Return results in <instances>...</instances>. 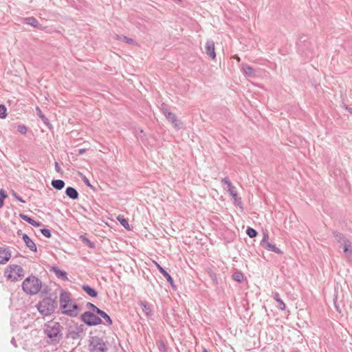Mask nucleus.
<instances>
[{
  "instance_id": "7",
  "label": "nucleus",
  "mask_w": 352,
  "mask_h": 352,
  "mask_svg": "<svg viewBox=\"0 0 352 352\" xmlns=\"http://www.w3.org/2000/svg\"><path fill=\"white\" fill-rule=\"evenodd\" d=\"M89 349L90 352H107V346L102 338L92 336L89 339Z\"/></svg>"
},
{
  "instance_id": "8",
  "label": "nucleus",
  "mask_w": 352,
  "mask_h": 352,
  "mask_svg": "<svg viewBox=\"0 0 352 352\" xmlns=\"http://www.w3.org/2000/svg\"><path fill=\"white\" fill-rule=\"evenodd\" d=\"M95 312L87 311L81 314L80 319L86 325L89 327L96 326L102 324V321L100 318L97 316Z\"/></svg>"
},
{
  "instance_id": "35",
  "label": "nucleus",
  "mask_w": 352,
  "mask_h": 352,
  "mask_svg": "<svg viewBox=\"0 0 352 352\" xmlns=\"http://www.w3.org/2000/svg\"><path fill=\"white\" fill-rule=\"evenodd\" d=\"M221 183L223 184H225L228 187V189H231L232 188H234V186L232 185V182H230V180L229 179V178L228 177H225L224 178H223L221 179Z\"/></svg>"
},
{
  "instance_id": "51",
  "label": "nucleus",
  "mask_w": 352,
  "mask_h": 352,
  "mask_svg": "<svg viewBox=\"0 0 352 352\" xmlns=\"http://www.w3.org/2000/svg\"><path fill=\"white\" fill-rule=\"evenodd\" d=\"M346 109L347 110V111L350 113V114H352V107H346Z\"/></svg>"
},
{
  "instance_id": "17",
  "label": "nucleus",
  "mask_w": 352,
  "mask_h": 352,
  "mask_svg": "<svg viewBox=\"0 0 352 352\" xmlns=\"http://www.w3.org/2000/svg\"><path fill=\"white\" fill-rule=\"evenodd\" d=\"M22 239L25 245L32 252H37V247L36 243L31 239L27 234H22Z\"/></svg>"
},
{
  "instance_id": "19",
  "label": "nucleus",
  "mask_w": 352,
  "mask_h": 352,
  "mask_svg": "<svg viewBox=\"0 0 352 352\" xmlns=\"http://www.w3.org/2000/svg\"><path fill=\"white\" fill-rule=\"evenodd\" d=\"M65 195L73 200L78 199L79 193L77 190L72 186H68L65 189Z\"/></svg>"
},
{
  "instance_id": "27",
  "label": "nucleus",
  "mask_w": 352,
  "mask_h": 352,
  "mask_svg": "<svg viewBox=\"0 0 352 352\" xmlns=\"http://www.w3.org/2000/svg\"><path fill=\"white\" fill-rule=\"evenodd\" d=\"M343 246V252L346 256H350L352 255L351 243L349 240L346 241L342 245Z\"/></svg>"
},
{
  "instance_id": "3",
  "label": "nucleus",
  "mask_w": 352,
  "mask_h": 352,
  "mask_svg": "<svg viewBox=\"0 0 352 352\" xmlns=\"http://www.w3.org/2000/svg\"><path fill=\"white\" fill-rule=\"evenodd\" d=\"M298 52L307 59L312 58L315 55L316 43L306 35L300 36L296 42Z\"/></svg>"
},
{
  "instance_id": "2",
  "label": "nucleus",
  "mask_w": 352,
  "mask_h": 352,
  "mask_svg": "<svg viewBox=\"0 0 352 352\" xmlns=\"http://www.w3.org/2000/svg\"><path fill=\"white\" fill-rule=\"evenodd\" d=\"M63 327L58 322L50 320L44 324V333L48 338V342L58 344L63 338Z\"/></svg>"
},
{
  "instance_id": "32",
  "label": "nucleus",
  "mask_w": 352,
  "mask_h": 352,
  "mask_svg": "<svg viewBox=\"0 0 352 352\" xmlns=\"http://www.w3.org/2000/svg\"><path fill=\"white\" fill-rule=\"evenodd\" d=\"M245 232L250 238H254L258 235V232L251 227H248Z\"/></svg>"
},
{
  "instance_id": "28",
  "label": "nucleus",
  "mask_w": 352,
  "mask_h": 352,
  "mask_svg": "<svg viewBox=\"0 0 352 352\" xmlns=\"http://www.w3.org/2000/svg\"><path fill=\"white\" fill-rule=\"evenodd\" d=\"M97 314L101 316L106 321L107 325L110 326L113 324L111 317L103 310L100 309Z\"/></svg>"
},
{
  "instance_id": "49",
  "label": "nucleus",
  "mask_w": 352,
  "mask_h": 352,
  "mask_svg": "<svg viewBox=\"0 0 352 352\" xmlns=\"http://www.w3.org/2000/svg\"><path fill=\"white\" fill-rule=\"evenodd\" d=\"M11 344L14 346V347H17V344H16V340L14 339V338H12L11 341H10Z\"/></svg>"
},
{
  "instance_id": "42",
  "label": "nucleus",
  "mask_w": 352,
  "mask_h": 352,
  "mask_svg": "<svg viewBox=\"0 0 352 352\" xmlns=\"http://www.w3.org/2000/svg\"><path fill=\"white\" fill-rule=\"evenodd\" d=\"M122 41L126 43H129V44H133L135 43V41L131 38H129L126 36H123L122 37Z\"/></svg>"
},
{
  "instance_id": "46",
  "label": "nucleus",
  "mask_w": 352,
  "mask_h": 352,
  "mask_svg": "<svg viewBox=\"0 0 352 352\" xmlns=\"http://www.w3.org/2000/svg\"><path fill=\"white\" fill-rule=\"evenodd\" d=\"M54 166H55V170H56V172L61 173L62 169H61L60 166H59V164L57 162H55Z\"/></svg>"
},
{
  "instance_id": "24",
  "label": "nucleus",
  "mask_w": 352,
  "mask_h": 352,
  "mask_svg": "<svg viewBox=\"0 0 352 352\" xmlns=\"http://www.w3.org/2000/svg\"><path fill=\"white\" fill-rule=\"evenodd\" d=\"M51 185L56 190H60L64 188L65 183L62 179H53L51 182Z\"/></svg>"
},
{
  "instance_id": "36",
  "label": "nucleus",
  "mask_w": 352,
  "mask_h": 352,
  "mask_svg": "<svg viewBox=\"0 0 352 352\" xmlns=\"http://www.w3.org/2000/svg\"><path fill=\"white\" fill-rule=\"evenodd\" d=\"M41 234L45 236L46 238L50 239L52 236L51 230L48 228H42L41 229Z\"/></svg>"
},
{
  "instance_id": "34",
  "label": "nucleus",
  "mask_w": 352,
  "mask_h": 352,
  "mask_svg": "<svg viewBox=\"0 0 352 352\" xmlns=\"http://www.w3.org/2000/svg\"><path fill=\"white\" fill-rule=\"evenodd\" d=\"M19 217L21 219L24 220L25 221L28 222L30 225H32L33 221L34 220L32 218H31L30 217H29L28 215L23 214V213L19 214Z\"/></svg>"
},
{
  "instance_id": "11",
  "label": "nucleus",
  "mask_w": 352,
  "mask_h": 352,
  "mask_svg": "<svg viewBox=\"0 0 352 352\" xmlns=\"http://www.w3.org/2000/svg\"><path fill=\"white\" fill-rule=\"evenodd\" d=\"M165 118L173 124L176 129H181L182 122L177 118L176 114L171 111H165Z\"/></svg>"
},
{
  "instance_id": "1",
  "label": "nucleus",
  "mask_w": 352,
  "mask_h": 352,
  "mask_svg": "<svg viewBox=\"0 0 352 352\" xmlns=\"http://www.w3.org/2000/svg\"><path fill=\"white\" fill-rule=\"evenodd\" d=\"M59 301V309L64 315L76 318L81 311L80 307L72 299L70 293L63 289L60 291Z\"/></svg>"
},
{
  "instance_id": "52",
  "label": "nucleus",
  "mask_w": 352,
  "mask_h": 352,
  "mask_svg": "<svg viewBox=\"0 0 352 352\" xmlns=\"http://www.w3.org/2000/svg\"><path fill=\"white\" fill-rule=\"evenodd\" d=\"M4 205V200L0 199V208H1Z\"/></svg>"
},
{
  "instance_id": "22",
  "label": "nucleus",
  "mask_w": 352,
  "mask_h": 352,
  "mask_svg": "<svg viewBox=\"0 0 352 352\" xmlns=\"http://www.w3.org/2000/svg\"><path fill=\"white\" fill-rule=\"evenodd\" d=\"M333 236L335 237L337 242L340 243L341 245H342L349 240L342 233L339 232L338 231H333Z\"/></svg>"
},
{
  "instance_id": "39",
  "label": "nucleus",
  "mask_w": 352,
  "mask_h": 352,
  "mask_svg": "<svg viewBox=\"0 0 352 352\" xmlns=\"http://www.w3.org/2000/svg\"><path fill=\"white\" fill-rule=\"evenodd\" d=\"M157 346H158V349L160 352H166L167 347L163 341L160 340L159 342V343L157 344Z\"/></svg>"
},
{
  "instance_id": "44",
  "label": "nucleus",
  "mask_w": 352,
  "mask_h": 352,
  "mask_svg": "<svg viewBox=\"0 0 352 352\" xmlns=\"http://www.w3.org/2000/svg\"><path fill=\"white\" fill-rule=\"evenodd\" d=\"M8 197V194L6 190L3 188L0 189V199L5 200Z\"/></svg>"
},
{
  "instance_id": "5",
  "label": "nucleus",
  "mask_w": 352,
  "mask_h": 352,
  "mask_svg": "<svg viewBox=\"0 0 352 352\" xmlns=\"http://www.w3.org/2000/svg\"><path fill=\"white\" fill-rule=\"evenodd\" d=\"M41 280L33 275L27 277L22 283V289L23 292L29 295L38 294L41 291Z\"/></svg>"
},
{
  "instance_id": "45",
  "label": "nucleus",
  "mask_w": 352,
  "mask_h": 352,
  "mask_svg": "<svg viewBox=\"0 0 352 352\" xmlns=\"http://www.w3.org/2000/svg\"><path fill=\"white\" fill-rule=\"evenodd\" d=\"M41 225H42L41 222L37 221H35V220H34L32 223V226H34V227H36V228L40 227V226H41Z\"/></svg>"
},
{
  "instance_id": "55",
  "label": "nucleus",
  "mask_w": 352,
  "mask_h": 352,
  "mask_svg": "<svg viewBox=\"0 0 352 352\" xmlns=\"http://www.w3.org/2000/svg\"><path fill=\"white\" fill-rule=\"evenodd\" d=\"M335 306H336V309L338 311V306H337L336 304H335Z\"/></svg>"
},
{
  "instance_id": "20",
  "label": "nucleus",
  "mask_w": 352,
  "mask_h": 352,
  "mask_svg": "<svg viewBox=\"0 0 352 352\" xmlns=\"http://www.w3.org/2000/svg\"><path fill=\"white\" fill-rule=\"evenodd\" d=\"M82 289L84 292H85L88 296L92 298H96L98 295V292L93 287H91L89 285H82Z\"/></svg>"
},
{
  "instance_id": "31",
  "label": "nucleus",
  "mask_w": 352,
  "mask_h": 352,
  "mask_svg": "<svg viewBox=\"0 0 352 352\" xmlns=\"http://www.w3.org/2000/svg\"><path fill=\"white\" fill-rule=\"evenodd\" d=\"M232 278L238 283H242L244 280V274L241 272H236L232 274Z\"/></svg>"
},
{
  "instance_id": "50",
  "label": "nucleus",
  "mask_w": 352,
  "mask_h": 352,
  "mask_svg": "<svg viewBox=\"0 0 352 352\" xmlns=\"http://www.w3.org/2000/svg\"><path fill=\"white\" fill-rule=\"evenodd\" d=\"M86 151V148H80L78 149V153L80 155H82L83 153H85Z\"/></svg>"
},
{
  "instance_id": "40",
  "label": "nucleus",
  "mask_w": 352,
  "mask_h": 352,
  "mask_svg": "<svg viewBox=\"0 0 352 352\" xmlns=\"http://www.w3.org/2000/svg\"><path fill=\"white\" fill-rule=\"evenodd\" d=\"M17 131L21 134H25L28 131V129L25 125L20 124L17 126Z\"/></svg>"
},
{
  "instance_id": "54",
  "label": "nucleus",
  "mask_w": 352,
  "mask_h": 352,
  "mask_svg": "<svg viewBox=\"0 0 352 352\" xmlns=\"http://www.w3.org/2000/svg\"><path fill=\"white\" fill-rule=\"evenodd\" d=\"M202 351L203 352H209L208 350L207 349H206L205 347H203Z\"/></svg>"
},
{
  "instance_id": "18",
  "label": "nucleus",
  "mask_w": 352,
  "mask_h": 352,
  "mask_svg": "<svg viewBox=\"0 0 352 352\" xmlns=\"http://www.w3.org/2000/svg\"><path fill=\"white\" fill-rule=\"evenodd\" d=\"M23 22H24V23L30 25L32 27L36 28L38 30L43 29V26L41 23H39L38 21H37V19L34 16H29V17L24 18Z\"/></svg>"
},
{
  "instance_id": "13",
  "label": "nucleus",
  "mask_w": 352,
  "mask_h": 352,
  "mask_svg": "<svg viewBox=\"0 0 352 352\" xmlns=\"http://www.w3.org/2000/svg\"><path fill=\"white\" fill-rule=\"evenodd\" d=\"M205 50L206 54L212 60L216 58V53L214 50V43L212 40H208L206 43Z\"/></svg>"
},
{
  "instance_id": "4",
  "label": "nucleus",
  "mask_w": 352,
  "mask_h": 352,
  "mask_svg": "<svg viewBox=\"0 0 352 352\" xmlns=\"http://www.w3.org/2000/svg\"><path fill=\"white\" fill-rule=\"evenodd\" d=\"M56 296L52 295L44 296L36 305L39 314L43 316H49L54 313L58 308V302Z\"/></svg>"
},
{
  "instance_id": "9",
  "label": "nucleus",
  "mask_w": 352,
  "mask_h": 352,
  "mask_svg": "<svg viewBox=\"0 0 352 352\" xmlns=\"http://www.w3.org/2000/svg\"><path fill=\"white\" fill-rule=\"evenodd\" d=\"M7 271L9 272L6 276L8 280H11L12 281H17L24 276V270L23 267L19 265H9Z\"/></svg>"
},
{
  "instance_id": "43",
  "label": "nucleus",
  "mask_w": 352,
  "mask_h": 352,
  "mask_svg": "<svg viewBox=\"0 0 352 352\" xmlns=\"http://www.w3.org/2000/svg\"><path fill=\"white\" fill-rule=\"evenodd\" d=\"M160 110L164 116H165V111H170L168 108V106L164 103L162 104Z\"/></svg>"
},
{
  "instance_id": "6",
  "label": "nucleus",
  "mask_w": 352,
  "mask_h": 352,
  "mask_svg": "<svg viewBox=\"0 0 352 352\" xmlns=\"http://www.w3.org/2000/svg\"><path fill=\"white\" fill-rule=\"evenodd\" d=\"M85 326L77 323L70 324L67 327L65 337L67 339H82L85 335Z\"/></svg>"
},
{
  "instance_id": "23",
  "label": "nucleus",
  "mask_w": 352,
  "mask_h": 352,
  "mask_svg": "<svg viewBox=\"0 0 352 352\" xmlns=\"http://www.w3.org/2000/svg\"><path fill=\"white\" fill-rule=\"evenodd\" d=\"M140 305L142 307V311L144 312L146 316H151L152 315V311L148 302L140 301Z\"/></svg>"
},
{
  "instance_id": "48",
  "label": "nucleus",
  "mask_w": 352,
  "mask_h": 352,
  "mask_svg": "<svg viewBox=\"0 0 352 352\" xmlns=\"http://www.w3.org/2000/svg\"><path fill=\"white\" fill-rule=\"evenodd\" d=\"M83 182L87 186L92 188V186L91 185L89 179L87 177H85Z\"/></svg>"
},
{
  "instance_id": "38",
  "label": "nucleus",
  "mask_w": 352,
  "mask_h": 352,
  "mask_svg": "<svg viewBox=\"0 0 352 352\" xmlns=\"http://www.w3.org/2000/svg\"><path fill=\"white\" fill-rule=\"evenodd\" d=\"M209 276H210V278L212 279L213 283L215 285H217L219 284V282H218L217 274L213 272L212 271H210V272H209Z\"/></svg>"
},
{
  "instance_id": "25",
  "label": "nucleus",
  "mask_w": 352,
  "mask_h": 352,
  "mask_svg": "<svg viewBox=\"0 0 352 352\" xmlns=\"http://www.w3.org/2000/svg\"><path fill=\"white\" fill-rule=\"evenodd\" d=\"M273 298L278 302V309H280L282 311L285 310L286 308V305L285 302L283 301V300L280 298L279 294L278 292H275L273 294Z\"/></svg>"
},
{
  "instance_id": "37",
  "label": "nucleus",
  "mask_w": 352,
  "mask_h": 352,
  "mask_svg": "<svg viewBox=\"0 0 352 352\" xmlns=\"http://www.w3.org/2000/svg\"><path fill=\"white\" fill-rule=\"evenodd\" d=\"M87 307L92 310V312H95L96 314L100 309L98 307H96L94 304L88 302L86 305Z\"/></svg>"
},
{
  "instance_id": "29",
  "label": "nucleus",
  "mask_w": 352,
  "mask_h": 352,
  "mask_svg": "<svg viewBox=\"0 0 352 352\" xmlns=\"http://www.w3.org/2000/svg\"><path fill=\"white\" fill-rule=\"evenodd\" d=\"M80 239L85 245H87L89 248H95V243L87 238L85 235H80Z\"/></svg>"
},
{
  "instance_id": "41",
  "label": "nucleus",
  "mask_w": 352,
  "mask_h": 352,
  "mask_svg": "<svg viewBox=\"0 0 352 352\" xmlns=\"http://www.w3.org/2000/svg\"><path fill=\"white\" fill-rule=\"evenodd\" d=\"M12 195L19 202L25 203V201L21 197H20L15 191L12 190Z\"/></svg>"
},
{
  "instance_id": "10",
  "label": "nucleus",
  "mask_w": 352,
  "mask_h": 352,
  "mask_svg": "<svg viewBox=\"0 0 352 352\" xmlns=\"http://www.w3.org/2000/svg\"><path fill=\"white\" fill-rule=\"evenodd\" d=\"M269 235L267 232H263V239L261 241L260 245L265 250L275 252L278 254H283V251L277 248L274 244L268 241Z\"/></svg>"
},
{
  "instance_id": "12",
  "label": "nucleus",
  "mask_w": 352,
  "mask_h": 352,
  "mask_svg": "<svg viewBox=\"0 0 352 352\" xmlns=\"http://www.w3.org/2000/svg\"><path fill=\"white\" fill-rule=\"evenodd\" d=\"M155 265L159 270V272L164 276V278L166 279V281L170 285L171 287L176 290L177 287L174 283L173 278L171 277L169 273L167 272V271L163 268L159 263H155Z\"/></svg>"
},
{
  "instance_id": "26",
  "label": "nucleus",
  "mask_w": 352,
  "mask_h": 352,
  "mask_svg": "<svg viewBox=\"0 0 352 352\" xmlns=\"http://www.w3.org/2000/svg\"><path fill=\"white\" fill-rule=\"evenodd\" d=\"M36 113L38 117L42 120L43 123L47 125L49 129H52V124H50L49 120L45 116V115L42 113L41 109L39 107H36Z\"/></svg>"
},
{
  "instance_id": "15",
  "label": "nucleus",
  "mask_w": 352,
  "mask_h": 352,
  "mask_svg": "<svg viewBox=\"0 0 352 352\" xmlns=\"http://www.w3.org/2000/svg\"><path fill=\"white\" fill-rule=\"evenodd\" d=\"M50 272H54L58 278L64 281L68 280L67 272L63 270L59 269L58 267L56 265L51 267Z\"/></svg>"
},
{
  "instance_id": "14",
  "label": "nucleus",
  "mask_w": 352,
  "mask_h": 352,
  "mask_svg": "<svg viewBox=\"0 0 352 352\" xmlns=\"http://www.w3.org/2000/svg\"><path fill=\"white\" fill-rule=\"evenodd\" d=\"M11 258V252L8 248H0V264L6 263Z\"/></svg>"
},
{
  "instance_id": "33",
  "label": "nucleus",
  "mask_w": 352,
  "mask_h": 352,
  "mask_svg": "<svg viewBox=\"0 0 352 352\" xmlns=\"http://www.w3.org/2000/svg\"><path fill=\"white\" fill-rule=\"evenodd\" d=\"M7 108L3 104H0V118L1 119H4L6 118L7 116Z\"/></svg>"
},
{
  "instance_id": "47",
  "label": "nucleus",
  "mask_w": 352,
  "mask_h": 352,
  "mask_svg": "<svg viewBox=\"0 0 352 352\" xmlns=\"http://www.w3.org/2000/svg\"><path fill=\"white\" fill-rule=\"evenodd\" d=\"M49 291L48 287H45L42 290L41 289V295L43 296L45 294H47Z\"/></svg>"
},
{
  "instance_id": "30",
  "label": "nucleus",
  "mask_w": 352,
  "mask_h": 352,
  "mask_svg": "<svg viewBox=\"0 0 352 352\" xmlns=\"http://www.w3.org/2000/svg\"><path fill=\"white\" fill-rule=\"evenodd\" d=\"M118 221L127 230H130V226L128 222V220L125 219L123 216L119 215L117 217Z\"/></svg>"
},
{
  "instance_id": "16",
  "label": "nucleus",
  "mask_w": 352,
  "mask_h": 352,
  "mask_svg": "<svg viewBox=\"0 0 352 352\" xmlns=\"http://www.w3.org/2000/svg\"><path fill=\"white\" fill-rule=\"evenodd\" d=\"M227 191L228 192V193L233 198V200H234V204L240 207V208H242L243 206V203H242V201H241V197L239 196L238 193H237V191L236 190V188L234 187L231 189H227Z\"/></svg>"
},
{
  "instance_id": "56",
  "label": "nucleus",
  "mask_w": 352,
  "mask_h": 352,
  "mask_svg": "<svg viewBox=\"0 0 352 352\" xmlns=\"http://www.w3.org/2000/svg\"><path fill=\"white\" fill-rule=\"evenodd\" d=\"M236 58L238 60V61H239V60H240L239 57L236 56Z\"/></svg>"
},
{
  "instance_id": "53",
  "label": "nucleus",
  "mask_w": 352,
  "mask_h": 352,
  "mask_svg": "<svg viewBox=\"0 0 352 352\" xmlns=\"http://www.w3.org/2000/svg\"><path fill=\"white\" fill-rule=\"evenodd\" d=\"M22 234H23V233L22 232L21 230H19L17 231V234L18 235H21L22 236Z\"/></svg>"
},
{
  "instance_id": "21",
  "label": "nucleus",
  "mask_w": 352,
  "mask_h": 352,
  "mask_svg": "<svg viewBox=\"0 0 352 352\" xmlns=\"http://www.w3.org/2000/svg\"><path fill=\"white\" fill-rule=\"evenodd\" d=\"M243 72L248 77H254L255 76L254 69L247 64H243L241 65Z\"/></svg>"
}]
</instances>
